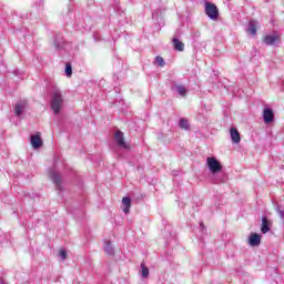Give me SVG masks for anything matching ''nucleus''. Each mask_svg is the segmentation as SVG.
Masks as SVG:
<instances>
[{"label":"nucleus","instance_id":"f257e3e1","mask_svg":"<svg viewBox=\"0 0 284 284\" xmlns=\"http://www.w3.org/2000/svg\"><path fill=\"white\" fill-rule=\"evenodd\" d=\"M63 103H64V100H63V94H61V90L54 88L51 91V101H50L52 112H54L55 114H59L61 110H63Z\"/></svg>","mask_w":284,"mask_h":284},{"label":"nucleus","instance_id":"7ed1b4c3","mask_svg":"<svg viewBox=\"0 0 284 284\" xmlns=\"http://www.w3.org/2000/svg\"><path fill=\"white\" fill-rule=\"evenodd\" d=\"M114 141L120 148V150H130V143L125 142V138L123 136V131L118 130L114 133Z\"/></svg>","mask_w":284,"mask_h":284},{"label":"nucleus","instance_id":"423d86ee","mask_svg":"<svg viewBox=\"0 0 284 284\" xmlns=\"http://www.w3.org/2000/svg\"><path fill=\"white\" fill-rule=\"evenodd\" d=\"M264 123L270 124L274 121V111L270 108H265L263 111Z\"/></svg>","mask_w":284,"mask_h":284},{"label":"nucleus","instance_id":"dca6fc26","mask_svg":"<svg viewBox=\"0 0 284 284\" xmlns=\"http://www.w3.org/2000/svg\"><path fill=\"white\" fill-rule=\"evenodd\" d=\"M270 220L266 216L262 219V234H267L270 232Z\"/></svg>","mask_w":284,"mask_h":284},{"label":"nucleus","instance_id":"6ab92c4d","mask_svg":"<svg viewBox=\"0 0 284 284\" xmlns=\"http://www.w3.org/2000/svg\"><path fill=\"white\" fill-rule=\"evenodd\" d=\"M179 125L182 130H190V122L185 118L180 119Z\"/></svg>","mask_w":284,"mask_h":284},{"label":"nucleus","instance_id":"2eb2a0df","mask_svg":"<svg viewBox=\"0 0 284 284\" xmlns=\"http://www.w3.org/2000/svg\"><path fill=\"white\" fill-rule=\"evenodd\" d=\"M173 45L174 50H178V52H183V50H185V44L176 38L173 39Z\"/></svg>","mask_w":284,"mask_h":284},{"label":"nucleus","instance_id":"412c9836","mask_svg":"<svg viewBox=\"0 0 284 284\" xmlns=\"http://www.w3.org/2000/svg\"><path fill=\"white\" fill-rule=\"evenodd\" d=\"M154 65H158L159 68H164L165 67V60H163V58L158 55V57H155Z\"/></svg>","mask_w":284,"mask_h":284},{"label":"nucleus","instance_id":"6e6552de","mask_svg":"<svg viewBox=\"0 0 284 284\" xmlns=\"http://www.w3.org/2000/svg\"><path fill=\"white\" fill-rule=\"evenodd\" d=\"M276 41H281V37L276 33L267 34L264 37V43L266 45H274Z\"/></svg>","mask_w":284,"mask_h":284},{"label":"nucleus","instance_id":"39448f33","mask_svg":"<svg viewBox=\"0 0 284 284\" xmlns=\"http://www.w3.org/2000/svg\"><path fill=\"white\" fill-rule=\"evenodd\" d=\"M26 108H28V101L26 100H20L18 103H16L13 109L16 116H21L26 111Z\"/></svg>","mask_w":284,"mask_h":284},{"label":"nucleus","instance_id":"0eeeda50","mask_svg":"<svg viewBox=\"0 0 284 284\" xmlns=\"http://www.w3.org/2000/svg\"><path fill=\"white\" fill-rule=\"evenodd\" d=\"M31 145L34 150H39V148L43 145V140H41L40 133L31 135Z\"/></svg>","mask_w":284,"mask_h":284},{"label":"nucleus","instance_id":"f3484780","mask_svg":"<svg viewBox=\"0 0 284 284\" xmlns=\"http://www.w3.org/2000/svg\"><path fill=\"white\" fill-rule=\"evenodd\" d=\"M227 181V175L225 173H221L214 176L213 183L219 184V183H225Z\"/></svg>","mask_w":284,"mask_h":284},{"label":"nucleus","instance_id":"1a4fd4ad","mask_svg":"<svg viewBox=\"0 0 284 284\" xmlns=\"http://www.w3.org/2000/svg\"><path fill=\"white\" fill-rule=\"evenodd\" d=\"M172 90H175L180 97H187V88L183 84L173 83Z\"/></svg>","mask_w":284,"mask_h":284},{"label":"nucleus","instance_id":"9b49d317","mask_svg":"<svg viewBox=\"0 0 284 284\" xmlns=\"http://www.w3.org/2000/svg\"><path fill=\"white\" fill-rule=\"evenodd\" d=\"M50 176H51V181H53L57 190L61 191L62 190L61 189V174L53 171V172H51Z\"/></svg>","mask_w":284,"mask_h":284},{"label":"nucleus","instance_id":"4be33fe9","mask_svg":"<svg viewBox=\"0 0 284 284\" xmlns=\"http://www.w3.org/2000/svg\"><path fill=\"white\" fill-rule=\"evenodd\" d=\"M65 74H67V77H72V65L71 64L65 65Z\"/></svg>","mask_w":284,"mask_h":284},{"label":"nucleus","instance_id":"aec40b11","mask_svg":"<svg viewBox=\"0 0 284 284\" xmlns=\"http://www.w3.org/2000/svg\"><path fill=\"white\" fill-rule=\"evenodd\" d=\"M141 274L143 278H148V276H150V270L145 266V263L141 264Z\"/></svg>","mask_w":284,"mask_h":284},{"label":"nucleus","instance_id":"b1692460","mask_svg":"<svg viewBox=\"0 0 284 284\" xmlns=\"http://www.w3.org/2000/svg\"><path fill=\"white\" fill-rule=\"evenodd\" d=\"M60 256H61L62 261H65V258H68V252H65V250H61Z\"/></svg>","mask_w":284,"mask_h":284},{"label":"nucleus","instance_id":"a211bd4d","mask_svg":"<svg viewBox=\"0 0 284 284\" xmlns=\"http://www.w3.org/2000/svg\"><path fill=\"white\" fill-rule=\"evenodd\" d=\"M104 252L109 254V256H112L114 254V248L112 247V244L110 241L105 242Z\"/></svg>","mask_w":284,"mask_h":284},{"label":"nucleus","instance_id":"9d476101","mask_svg":"<svg viewBox=\"0 0 284 284\" xmlns=\"http://www.w3.org/2000/svg\"><path fill=\"white\" fill-rule=\"evenodd\" d=\"M257 26H258V22H256V20H251L246 28V32L251 34V37H256Z\"/></svg>","mask_w":284,"mask_h":284},{"label":"nucleus","instance_id":"20e7f679","mask_svg":"<svg viewBox=\"0 0 284 284\" xmlns=\"http://www.w3.org/2000/svg\"><path fill=\"white\" fill-rule=\"evenodd\" d=\"M205 13L209 18H211L213 21H216L219 19V8L215 7L212 2H206L205 6Z\"/></svg>","mask_w":284,"mask_h":284},{"label":"nucleus","instance_id":"f8f14e48","mask_svg":"<svg viewBox=\"0 0 284 284\" xmlns=\"http://www.w3.org/2000/svg\"><path fill=\"white\" fill-rule=\"evenodd\" d=\"M230 134L232 143H241V133H239V130H236V128H231Z\"/></svg>","mask_w":284,"mask_h":284},{"label":"nucleus","instance_id":"5701e85b","mask_svg":"<svg viewBox=\"0 0 284 284\" xmlns=\"http://www.w3.org/2000/svg\"><path fill=\"white\" fill-rule=\"evenodd\" d=\"M276 212L280 214L281 219H284V207L277 206Z\"/></svg>","mask_w":284,"mask_h":284},{"label":"nucleus","instance_id":"4468645a","mask_svg":"<svg viewBox=\"0 0 284 284\" xmlns=\"http://www.w3.org/2000/svg\"><path fill=\"white\" fill-rule=\"evenodd\" d=\"M130 207H132V200L130 197H123L122 199V210L124 214L130 213Z\"/></svg>","mask_w":284,"mask_h":284},{"label":"nucleus","instance_id":"f03ea898","mask_svg":"<svg viewBox=\"0 0 284 284\" xmlns=\"http://www.w3.org/2000/svg\"><path fill=\"white\" fill-rule=\"evenodd\" d=\"M206 165L212 174H219V172L223 170V165H221V162H219L214 156L206 159Z\"/></svg>","mask_w":284,"mask_h":284},{"label":"nucleus","instance_id":"ddd939ff","mask_svg":"<svg viewBox=\"0 0 284 284\" xmlns=\"http://www.w3.org/2000/svg\"><path fill=\"white\" fill-rule=\"evenodd\" d=\"M248 243L250 245H252V247H256L258 245H261V235L253 233L251 234L250 239H248Z\"/></svg>","mask_w":284,"mask_h":284},{"label":"nucleus","instance_id":"393cba45","mask_svg":"<svg viewBox=\"0 0 284 284\" xmlns=\"http://www.w3.org/2000/svg\"><path fill=\"white\" fill-rule=\"evenodd\" d=\"M0 284H6V280L0 277Z\"/></svg>","mask_w":284,"mask_h":284}]
</instances>
